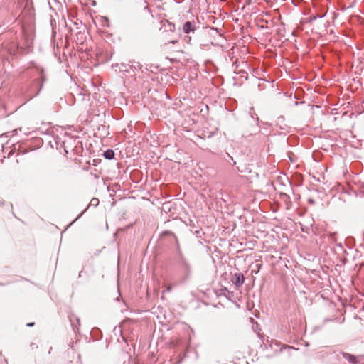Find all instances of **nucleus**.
<instances>
[{"instance_id": "a211bd4d", "label": "nucleus", "mask_w": 364, "mask_h": 364, "mask_svg": "<svg viewBox=\"0 0 364 364\" xmlns=\"http://www.w3.org/2000/svg\"><path fill=\"white\" fill-rule=\"evenodd\" d=\"M91 203H92V205H97L99 203V200L97 198H94L92 199Z\"/></svg>"}, {"instance_id": "7ed1b4c3", "label": "nucleus", "mask_w": 364, "mask_h": 364, "mask_svg": "<svg viewBox=\"0 0 364 364\" xmlns=\"http://www.w3.org/2000/svg\"><path fill=\"white\" fill-rule=\"evenodd\" d=\"M196 31V25L194 23L187 21H186L183 25V32L185 34L189 35L191 33L193 34ZM186 39L188 43H190L191 40V37L189 36H187L186 37Z\"/></svg>"}, {"instance_id": "b1692460", "label": "nucleus", "mask_w": 364, "mask_h": 364, "mask_svg": "<svg viewBox=\"0 0 364 364\" xmlns=\"http://www.w3.org/2000/svg\"><path fill=\"white\" fill-rule=\"evenodd\" d=\"M64 151L65 152V155L68 154V151L65 148H64Z\"/></svg>"}, {"instance_id": "2eb2a0df", "label": "nucleus", "mask_w": 364, "mask_h": 364, "mask_svg": "<svg viewBox=\"0 0 364 364\" xmlns=\"http://www.w3.org/2000/svg\"><path fill=\"white\" fill-rule=\"evenodd\" d=\"M324 14H317L314 16H311L310 18V22L316 20L317 18H321L324 17Z\"/></svg>"}, {"instance_id": "4468645a", "label": "nucleus", "mask_w": 364, "mask_h": 364, "mask_svg": "<svg viewBox=\"0 0 364 364\" xmlns=\"http://www.w3.org/2000/svg\"><path fill=\"white\" fill-rule=\"evenodd\" d=\"M227 154V158L225 157V159L229 162V163H231V161L232 162V165H235L236 164V161H234L232 156H231L229 154Z\"/></svg>"}, {"instance_id": "f03ea898", "label": "nucleus", "mask_w": 364, "mask_h": 364, "mask_svg": "<svg viewBox=\"0 0 364 364\" xmlns=\"http://www.w3.org/2000/svg\"><path fill=\"white\" fill-rule=\"evenodd\" d=\"M23 36L24 43H19L18 48L22 50L28 51L32 47L33 37L31 34L28 33L24 28H23Z\"/></svg>"}, {"instance_id": "a878e982", "label": "nucleus", "mask_w": 364, "mask_h": 364, "mask_svg": "<svg viewBox=\"0 0 364 364\" xmlns=\"http://www.w3.org/2000/svg\"><path fill=\"white\" fill-rule=\"evenodd\" d=\"M237 169L239 171L242 172V170H241V169L240 168V167H238V166H237Z\"/></svg>"}, {"instance_id": "393cba45", "label": "nucleus", "mask_w": 364, "mask_h": 364, "mask_svg": "<svg viewBox=\"0 0 364 364\" xmlns=\"http://www.w3.org/2000/svg\"><path fill=\"white\" fill-rule=\"evenodd\" d=\"M337 245H338V247L342 248V245H341V243H339V244H338Z\"/></svg>"}, {"instance_id": "f8f14e48", "label": "nucleus", "mask_w": 364, "mask_h": 364, "mask_svg": "<svg viewBox=\"0 0 364 364\" xmlns=\"http://www.w3.org/2000/svg\"><path fill=\"white\" fill-rule=\"evenodd\" d=\"M175 242H176V247L177 254H178V257L180 259V258H181V256H184V255H183V254L181 252L180 244H179V242H178L177 237H176V240H175Z\"/></svg>"}, {"instance_id": "f257e3e1", "label": "nucleus", "mask_w": 364, "mask_h": 364, "mask_svg": "<svg viewBox=\"0 0 364 364\" xmlns=\"http://www.w3.org/2000/svg\"><path fill=\"white\" fill-rule=\"evenodd\" d=\"M179 265L181 271L183 274V280H187L191 277L192 272L191 263L184 256H181V258L179 259Z\"/></svg>"}, {"instance_id": "0eeeda50", "label": "nucleus", "mask_w": 364, "mask_h": 364, "mask_svg": "<svg viewBox=\"0 0 364 364\" xmlns=\"http://www.w3.org/2000/svg\"><path fill=\"white\" fill-rule=\"evenodd\" d=\"M341 354L350 363H351V364H358V357L357 356H355V355H354L353 354L344 352V351L341 352Z\"/></svg>"}, {"instance_id": "bb28decb", "label": "nucleus", "mask_w": 364, "mask_h": 364, "mask_svg": "<svg viewBox=\"0 0 364 364\" xmlns=\"http://www.w3.org/2000/svg\"><path fill=\"white\" fill-rule=\"evenodd\" d=\"M338 357H339V355L338 354H336V356H335V358L336 359H338Z\"/></svg>"}, {"instance_id": "ddd939ff", "label": "nucleus", "mask_w": 364, "mask_h": 364, "mask_svg": "<svg viewBox=\"0 0 364 364\" xmlns=\"http://www.w3.org/2000/svg\"><path fill=\"white\" fill-rule=\"evenodd\" d=\"M132 69L134 70H140L142 68V65L139 62H134V64L131 65Z\"/></svg>"}, {"instance_id": "cd10ccee", "label": "nucleus", "mask_w": 364, "mask_h": 364, "mask_svg": "<svg viewBox=\"0 0 364 364\" xmlns=\"http://www.w3.org/2000/svg\"><path fill=\"white\" fill-rule=\"evenodd\" d=\"M247 1V4H250L251 0H246Z\"/></svg>"}, {"instance_id": "6ab92c4d", "label": "nucleus", "mask_w": 364, "mask_h": 364, "mask_svg": "<svg viewBox=\"0 0 364 364\" xmlns=\"http://www.w3.org/2000/svg\"><path fill=\"white\" fill-rule=\"evenodd\" d=\"M87 208L84 211H82V213H80V214L77 217V218H76L75 220H74V221H73V222H75L76 220H77L78 218H80V217L84 214V213L87 210Z\"/></svg>"}, {"instance_id": "4be33fe9", "label": "nucleus", "mask_w": 364, "mask_h": 364, "mask_svg": "<svg viewBox=\"0 0 364 364\" xmlns=\"http://www.w3.org/2000/svg\"><path fill=\"white\" fill-rule=\"evenodd\" d=\"M257 266L258 267V269H259L261 264H257ZM258 271L259 270L255 271V273L257 274L258 272Z\"/></svg>"}, {"instance_id": "39448f33", "label": "nucleus", "mask_w": 364, "mask_h": 364, "mask_svg": "<svg viewBox=\"0 0 364 364\" xmlns=\"http://www.w3.org/2000/svg\"><path fill=\"white\" fill-rule=\"evenodd\" d=\"M69 320L75 333L78 331V327L80 326V318L75 314L69 315Z\"/></svg>"}, {"instance_id": "c85d7f7f", "label": "nucleus", "mask_w": 364, "mask_h": 364, "mask_svg": "<svg viewBox=\"0 0 364 364\" xmlns=\"http://www.w3.org/2000/svg\"><path fill=\"white\" fill-rule=\"evenodd\" d=\"M309 203H314L313 200H312V199H310V200H309Z\"/></svg>"}, {"instance_id": "f3484780", "label": "nucleus", "mask_w": 364, "mask_h": 364, "mask_svg": "<svg viewBox=\"0 0 364 364\" xmlns=\"http://www.w3.org/2000/svg\"><path fill=\"white\" fill-rule=\"evenodd\" d=\"M355 196L356 197H359L361 198H364V189H361L358 192H356Z\"/></svg>"}, {"instance_id": "1a4fd4ad", "label": "nucleus", "mask_w": 364, "mask_h": 364, "mask_svg": "<svg viewBox=\"0 0 364 364\" xmlns=\"http://www.w3.org/2000/svg\"><path fill=\"white\" fill-rule=\"evenodd\" d=\"M117 66L119 68V70L121 72L129 73V70H132L131 65L126 64V63H122L120 64H117Z\"/></svg>"}, {"instance_id": "6e6552de", "label": "nucleus", "mask_w": 364, "mask_h": 364, "mask_svg": "<svg viewBox=\"0 0 364 364\" xmlns=\"http://www.w3.org/2000/svg\"><path fill=\"white\" fill-rule=\"evenodd\" d=\"M103 156L107 159V160H111L112 159L114 158V151L111 149H107L106 151H104V153L102 154Z\"/></svg>"}, {"instance_id": "2f4dec72", "label": "nucleus", "mask_w": 364, "mask_h": 364, "mask_svg": "<svg viewBox=\"0 0 364 364\" xmlns=\"http://www.w3.org/2000/svg\"><path fill=\"white\" fill-rule=\"evenodd\" d=\"M31 347H32V348H35L34 344H31Z\"/></svg>"}, {"instance_id": "9b49d317", "label": "nucleus", "mask_w": 364, "mask_h": 364, "mask_svg": "<svg viewBox=\"0 0 364 364\" xmlns=\"http://www.w3.org/2000/svg\"><path fill=\"white\" fill-rule=\"evenodd\" d=\"M162 237H165V236H171L172 237L174 240H176V235L170 231V230H164L161 232V235Z\"/></svg>"}, {"instance_id": "c756f323", "label": "nucleus", "mask_w": 364, "mask_h": 364, "mask_svg": "<svg viewBox=\"0 0 364 364\" xmlns=\"http://www.w3.org/2000/svg\"><path fill=\"white\" fill-rule=\"evenodd\" d=\"M177 42V41H173L171 43H176Z\"/></svg>"}, {"instance_id": "5701e85b", "label": "nucleus", "mask_w": 364, "mask_h": 364, "mask_svg": "<svg viewBox=\"0 0 364 364\" xmlns=\"http://www.w3.org/2000/svg\"><path fill=\"white\" fill-rule=\"evenodd\" d=\"M4 202V200L0 198V204H3Z\"/></svg>"}, {"instance_id": "412c9836", "label": "nucleus", "mask_w": 364, "mask_h": 364, "mask_svg": "<svg viewBox=\"0 0 364 364\" xmlns=\"http://www.w3.org/2000/svg\"><path fill=\"white\" fill-rule=\"evenodd\" d=\"M172 287L171 286L168 287L165 291L169 292L171 291Z\"/></svg>"}, {"instance_id": "aec40b11", "label": "nucleus", "mask_w": 364, "mask_h": 364, "mask_svg": "<svg viewBox=\"0 0 364 364\" xmlns=\"http://www.w3.org/2000/svg\"><path fill=\"white\" fill-rule=\"evenodd\" d=\"M34 325H35V323H33V322L28 323L26 324V326H27L28 327H31V326H33Z\"/></svg>"}, {"instance_id": "473e14b6", "label": "nucleus", "mask_w": 364, "mask_h": 364, "mask_svg": "<svg viewBox=\"0 0 364 364\" xmlns=\"http://www.w3.org/2000/svg\"><path fill=\"white\" fill-rule=\"evenodd\" d=\"M31 347H32V348H35L34 344H31Z\"/></svg>"}, {"instance_id": "423d86ee", "label": "nucleus", "mask_w": 364, "mask_h": 364, "mask_svg": "<svg viewBox=\"0 0 364 364\" xmlns=\"http://www.w3.org/2000/svg\"><path fill=\"white\" fill-rule=\"evenodd\" d=\"M232 281L237 287H240L244 284L245 277L242 273H235Z\"/></svg>"}, {"instance_id": "20e7f679", "label": "nucleus", "mask_w": 364, "mask_h": 364, "mask_svg": "<svg viewBox=\"0 0 364 364\" xmlns=\"http://www.w3.org/2000/svg\"><path fill=\"white\" fill-rule=\"evenodd\" d=\"M36 68L37 73L39 75V80L41 81V85H40L39 88H38L37 92L36 93L35 96L38 95L40 93L41 90H42V88L43 87V83H45L47 80L44 69L43 68L38 67V66H36Z\"/></svg>"}, {"instance_id": "dca6fc26", "label": "nucleus", "mask_w": 364, "mask_h": 364, "mask_svg": "<svg viewBox=\"0 0 364 364\" xmlns=\"http://www.w3.org/2000/svg\"><path fill=\"white\" fill-rule=\"evenodd\" d=\"M167 23L168 30L171 31H173L175 30V24L169 21H167Z\"/></svg>"}, {"instance_id": "9d476101", "label": "nucleus", "mask_w": 364, "mask_h": 364, "mask_svg": "<svg viewBox=\"0 0 364 364\" xmlns=\"http://www.w3.org/2000/svg\"><path fill=\"white\" fill-rule=\"evenodd\" d=\"M249 115L250 116L251 118L255 119V121L257 122V124H259V117H257V114L255 112L253 107H251L250 108Z\"/></svg>"}, {"instance_id": "7c9ffc66", "label": "nucleus", "mask_w": 364, "mask_h": 364, "mask_svg": "<svg viewBox=\"0 0 364 364\" xmlns=\"http://www.w3.org/2000/svg\"><path fill=\"white\" fill-rule=\"evenodd\" d=\"M81 273H82V272H80L79 273V277H82Z\"/></svg>"}]
</instances>
